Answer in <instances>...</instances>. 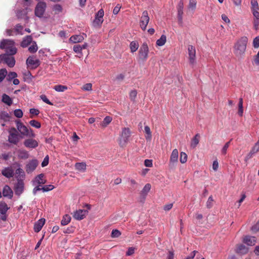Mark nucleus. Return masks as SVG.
<instances>
[{"mask_svg":"<svg viewBox=\"0 0 259 259\" xmlns=\"http://www.w3.org/2000/svg\"><path fill=\"white\" fill-rule=\"evenodd\" d=\"M144 165L146 167H152L153 165L152 160L151 159H146L144 161Z\"/></svg>","mask_w":259,"mask_h":259,"instance_id":"61","label":"nucleus"},{"mask_svg":"<svg viewBox=\"0 0 259 259\" xmlns=\"http://www.w3.org/2000/svg\"><path fill=\"white\" fill-rule=\"evenodd\" d=\"M17 155L19 158L23 159H26L29 157L28 152L25 150H20L17 151Z\"/></svg>","mask_w":259,"mask_h":259,"instance_id":"29","label":"nucleus"},{"mask_svg":"<svg viewBox=\"0 0 259 259\" xmlns=\"http://www.w3.org/2000/svg\"><path fill=\"white\" fill-rule=\"evenodd\" d=\"M179 152L177 149L172 150L169 159V166L170 168L174 167L178 162Z\"/></svg>","mask_w":259,"mask_h":259,"instance_id":"12","label":"nucleus"},{"mask_svg":"<svg viewBox=\"0 0 259 259\" xmlns=\"http://www.w3.org/2000/svg\"><path fill=\"white\" fill-rule=\"evenodd\" d=\"M9 136L8 140L11 143L16 144V130L15 128H12L9 131Z\"/></svg>","mask_w":259,"mask_h":259,"instance_id":"17","label":"nucleus"},{"mask_svg":"<svg viewBox=\"0 0 259 259\" xmlns=\"http://www.w3.org/2000/svg\"><path fill=\"white\" fill-rule=\"evenodd\" d=\"M47 5L45 2H40L38 3L35 9V15L36 16L41 18L44 15L46 11Z\"/></svg>","mask_w":259,"mask_h":259,"instance_id":"9","label":"nucleus"},{"mask_svg":"<svg viewBox=\"0 0 259 259\" xmlns=\"http://www.w3.org/2000/svg\"><path fill=\"white\" fill-rule=\"evenodd\" d=\"M73 51L76 53H81L82 50L81 46L79 45H76L73 47Z\"/></svg>","mask_w":259,"mask_h":259,"instance_id":"57","label":"nucleus"},{"mask_svg":"<svg viewBox=\"0 0 259 259\" xmlns=\"http://www.w3.org/2000/svg\"><path fill=\"white\" fill-rule=\"evenodd\" d=\"M53 9L56 13H59L62 11V7L59 4L55 5Z\"/></svg>","mask_w":259,"mask_h":259,"instance_id":"51","label":"nucleus"},{"mask_svg":"<svg viewBox=\"0 0 259 259\" xmlns=\"http://www.w3.org/2000/svg\"><path fill=\"white\" fill-rule=\"evenodd\" d=\"M131 131L128 127L122 128V131L120 134V137L118 140V144L121 147H125L127 144L130 137H131Z\"/></svg>","mask_w":259,"mask_h":259,"instance_id":"5","label":"nucleus"},{"mask_svg":"<svg viewBox=\"0 0 259 259\" xmlns=\"http://www.w3.org/2000/svg\"><path fill=\"white\" fill-rule=\"evenodd\" d=\"M81 89L85 91H90L92 90V84L91 83H88L84 84Z\"/></svg>","mask_w":259,"mask_h":259,"instance_id":"50","label":"nucleus"},{"mask_svg":"<svg viewBox=\"0 0 259 259\" xmlns=\"http://www.w3.org/2000/svg\"><path fill=\"white\" fill-rule=\"evenodd\" d=\"M196 7V0H190L189 4V9L192 10H195Z\"/></svg>","mask_w":259,"mask_h":259,"instance_id":"53","label":"nucleus"},{"mask_svg":"<svg viewBox=\"0 0 259 259\" xmlns=\"http://www.w3.org/2000/svg\"><path fill=\"white\" fill-rule=\"evenodd\" d=\"M253 46L254 48L259 47V36L255 37L253 40Z\"/></svg>","mask_w":259,"mask_h":259,"instance_id":"56","label":"nucleus"},{"mask_svg":"<svg viewBox=\"0 0 259 259\" xmlns=\"http://www.w3.org/2000/svg\"><path fill=\"white\" fill-rule=\"evenodd\" d=\"M104 12L103 9L99 10L98 13L96 14L95 20L93 22V25L95 27H101L103 22V16Z\"/></svg>","mask_w":259,"mask_h":259,"instance_id":"8","label":"nucleus"},{"mask_svg":"<svg viewBox=\"0 0 259 259\" xmlns=\"http://www.w3.org/2000/svg\"><path fill=\"white\" fill-rule=\"evenodd\" d=\"M67 89H68V88L67 86L61 85V84H58V85H55L53 87V89L58 92H63L67 90Z\"/></svg>","mask_w":259,"mask_h":259,"instance_id":"34","label":"nucleus"},{"mask_svg":"<svg viewBox=\"0 0 259 259\" xmlns=\"http://www.w3.org/2000/svg\"><path fill=\"white\" fill-rule=\"evenodd\" d=\"M112 118L110 116H106L103 122L101 123V125L102 126V127H106L112 121Z\"/></svg>","mask_w":259,"mask_h":259,"instance_id":"39","label":"nucleus"},{"mask_svg":"<svg viewBox=\"0 0 259 259\" xmlns=\"http://www.w3.org/2000/svg\"><path fill=\"white\" fill-rule=\"evenodd\" d=\"M8 209L9 207L6 203L3 202H0V213L7 212Z\"/></svg>","mask_w":259,"mask_h":259,"instance_id":"42","label":"nucleus"},{"mask_svg":"<svg viewBox=\"0 0 259 259\" xmlns=\"http://www.w3.org/2000/svg\"><path fill=\"white\" fill-rule=\"evenodd\" d=\"M251 230L253 233L259 232V221L251 227Z\"/></svg>","mask_w":259,"mask_h":259,"instance_id":"55","label":"nucleus"},{"mask_svg":"<svg viewBox=\"0 0 259 259\" xmlns=\"http://www.w3.org/2000/svg\"><path fill=\"white\" fill-rule=\"evenodd\" d=\"M54 188V186L52 185H46L41 187L43 192H48L53 190Z\"/></svg>","mask_w":259,"mask_h":259,"instance_id":"52","label":"nucleus"},{"mask_svg":"<svg viewBox=\"0 0 259 259\" xmlns=\"http://www.w3.org/2000/svg\"><path fill=\"white\" fill-rule=\"evenodd\" d=\"M2 101L9 106L11 105L12 103V99L5 94H3L2 96Z\"/></svg>","mask_w":259,"mask_h":259,"instance_id":"33","label":"nucleus"},{"mask_svg":"<svg viewBox=\"0 0 259 259\" xmlns=\"http://www.w3.org/2000/svg\"><path fill=\"white\" fill-rule=\"evenodd\" d=\"M13 55L8 54L0 55V63H6L10 67H13L15 64V60Z\"/></svg>","mask_w":259,"mask_h":259,"instance_id":"6","label":"nucleus"},{"mask_svg":"<svg viewBox=\"0 0 259 259\" xmlns=\"http://www.w3.org/2000/svg\"><path fill=\"white\" fill-rule=\"evenodd\" d=\"M31 126L36 128H39L41 127V124L39 122L35 120H31L29 121Z\"/></svg>","mask_w":259,"mask_h":259,"instance_id":"43","label":"nucleus"},{"mask_svg":"<svg viewBox=\"0 0 259 259\" xmlns=\"http://www.w3.org/2000/svg\"><path fill=\"white\" fill-rule=\"evenodd\" d=\"M248 250V248L243 244L238 245L236 249V252L240 254H245Z\"/></svg>","mask_w":259,"mask_h":259,"instance_id":"25","label":"nucleus"},{"mask_svg":"<svg viewBox=\"0 0 259 259\" xmlns=\"http://www.w3.org/2000/svg\"><path fill=\"white\" fill-rule=\"evenodd\" d=\"M0 48L6 50L5 54L14 55L16 53L15 42L10 39H3L0 43Z\"/></svg>","mask_w":259,"mask_h":259,"instance_id":"3","label":"nucleus"},{"mask_svg":"<svg viewBox=\"0 0 259 259\" xmlns=\"http://www.w3.org/2000/svg\"><path fill=\"white\" fill-rule=\"evenodd\" d=\"M248 42V38L246 36H242L238 39L234 46V53L237 57H242L244 54L246 46Z\"/></svg>","mask_w":259,"mask_h":259,"instance_id":"2","label":"nucleus"},{"mask_svg":"<svg viewBox=\"0 0 259 259\" xmlns=\"http://www.w3.org/2000/svg\"><path fill=\"white\" fill-rule=\"evenodd\" d=\"M16 73L15 72H10L7 76V79L8 81H11L13 80V82L14 84L16 85Z\"/></svg>","mask_w":259,"mask_h":259,"instance_id":"31","label":"nucleus"},{"mask_svg":"<svg viewBox=\"0 0 259 259\" xmlns=\"http://www.w3.org/2000/svg\"><path fill=\"white\" fill-rule=\"evenodd\" d=\"M38 50V47L35 41H32L31 46L28 48V51L31 53H35Z\"/></svg>","mask_w":259,"mask_h":259,"instance_id":"40","label":"nucleus"},{"mask_svg":"<svg viewBox=\"0 0 259 259\" xmlns=\"http://www.w3.org/2000/svg\"><path fill=\"white\" fill-rule=\"evenodd\" d=\"M71 221V217L68 214H65L64 215L61 222V224L63 226L67 225Z\"/></svg>","mask_w":259,"mask_h":259,"instance_id":"38","label":"nucleus"},{"mask_svg":"<svg viewBox=\"0 0 259 259\" xmlns=\"http://www.w3.org/2000/svg\"><path fill=\"white\" fill-rule=\"evenodd\" d=\"M38 162L36 159H32L29 161L26 165V170L27 173L32 172L35 169L38 165Z\"/></svg>","mask_w":259,"mask_h":259,"instance_id":"15","label":"nucleus"},{"mask_svg":"<svg viewBox=\"0 0 259 259\" xmlns=\"http://www.w3.org/2000/svg\"><path fill=\"white\" fill-rule=\"evenodd\" d=\"M121 235V232L117 229H114L112 231L111 236L112 238H117Z\"/></svg>","mask_w":259,"mask_h":259,"instance_id":"48","label":"nucleus"},{"mask_svg":"<svg viewBox=\"0 0 259 259\" xmlns=\"http://www.w3.org/2000/svg\"><path fill=\"white\" fill-rule=\"evenodd\" d=\"M23 79L25 81L30 83L33 78V76L29 71H25L23 72Z\"/></svg>","mask_w":259,"mask_h":259,"instance_id":"27","label":"nucleus"},{"mask_svg":"<svg viewBox=\"0 0 259 259\" xmlns=\"http://www.w3.org/2000/svg\"><path fill=\"white\" fill-rule=\"evenodd\" d=\"M35 135L31 128L27 127L21 122L17 121V141L26 138H34Z\"/></svg>","mask_w":259,"mask_h":259,"instance_id":"1","label":"nucleus"},{"mask_svg":"<svg viewBox=\"0 0 259 259\" xmlns=\"http://www.w3.org/2000/svg\"><path fill=\"white\" fill-rule=\"evenodd\" d=\"M166 41V37L165 35H162L160 38L157 40L156 41V45L158 46H163Z\"/></svg>","mask_w":259,"mask_h":259,"instance_id":"37","label":"nucleus"},{"mask_svg":"<svg viewBox=\"0 0 259 259\" xmlns=\"http://www.w3.org/2000/svg\"><path fill=\"white\" fill-rule=\"evenodd\" d=\"M32 38L31 35H27L25 37L21 42V46L23 48H25L29 45L32 41Z\"/></svg>","mask_w":259,"mask_h":259,"instance_id":"24","label":"nucleus"},{"mask_svg":"<svg viewBox=\"0 0 259 259\" xmlns=\"http://www.w3.org/2000/svg\"><path fill=\"white\" fill-rule=\"evenodd\" d=\"M151 188V186L150 184H146L141 192V195L145 197L150 191Z\"/></svg>","mask_w":259,"mask_h":259,"instance_id":"28","label":"nucleus"},{"mask_svg":"<svg viewBox=\"0 0 259 259\" xmlns=\"http://www.w3.org/2000/svg\"><path fill=\"white\" fill-rule=\"evenodd\" d=\"M24 142V145L28 148L33 149L37 147L38 145V143L36 140H34L31 138H27Z\"/></svg>","mask_w":259,"mask_h":259,"instance_id":"14","label":"nucleus"},{"mask_svg":"<svg viewBox=\"0 0 259 259\" xmlns=\"http://www.w3.org/2000/svg\"><path fill=\"white\" fill-rule=\"evenodd\" d=\"M149 20L150 18L148 16V12L147 11H144L142 13V15L140 20V25L143 30H146Z\"/></svg>","mask_w":259,"mask_h":259,"instance_id":"10","label":"nucleus"},{"mask_svg":"<svg viewBox=\"0 0 259 259\" xmlns=\"http://www.w3.org/2000/svg\"><path fill=\"white\" fill-rule=\"evenodd\" d=\"M200 135L199 134H197L192 139L191 142V147L193 148H195L199 142Z\"/></svg>","mask_w":259,"mask_h":259,"instance_id":"30","label":"nucleus"},{"mask_svg":"<svg viewBox=\"0 0 259 259\" xmlns=\"http://www.w3.org/2000/svg\"><path fill=\"white\" fill-rule=\"evenodd\" d=\"M0 118L6 121L10 120V117L9 113L5 111H2L0 112Z\"/></svg>","mask_w":259,"mask_h":259,"instance_id":"41","label":"nucleus"},{"mask_svg":"<svg viewBox=\"0 0 259 259\" xmlns=\"http://www.w3.org/2000/svg\"><path fill=\"white\" fill-rule=\"evenodd\" d=\"M75 167L80 171H84L87 168V164L84 162L76 163Z\"/></svg>","mask_w":259,"mask_h":259,"instance_id":"32","label":"nucleus"},{"mask_svg":"<svg viewBox=\"0 0 259 259\" xmlns=\"http://www.w3.org/2000/svg\"><path fill=\"white\" fill-rule=\"evenodd\" d=\"M88 213V211L85 209H78L74 212L73 217L76 220H83Z\"/></svg>","mask_w":259,"mask_h":259,"instance_id":"13","label":"nucleus"},{"mask_svg":"<svg viewBox=\"0 0 259 259\" xmlns=\"http://www.w3.org/2000/svg\"><path fill=\"white\" fill-rule=\"evenodd\" d=\"M49 160V158L48 155H47L44 158L42 162H41L42 167L46 166L48 164Z\"/></svg>","mask_w":259,"mask_h":259,"instance_id":"59","label":"nucleus"},{"mask_svg":"<svg viewBox=\"0 0 259 259\" xmlns=\"http://www.w3.org/2000/svg\"><path fill=\"white\" fill-rule=\"evenodd\" d=\"M243 242L249 246H252L256 242V238L253 236H246L244 238Z\"/></svg>","mask_w":259,"mask_h":259,"instance_id":"20","label":"nucleus"},{"mask_svg":"<svg viewBox=\"0 0 259 259\" xmlns=\"http://www.w3.org/2000/svg\"><path fill=\"white\" fill-rule=\"evenodd\" d=\"M3 175L8 178L12 177L14 176V170L11 166L5 168L2 170Z\"/></svg>","mask_w":259,"mask_h":259,"instance_id":"19","label":"nucleus"},{"mask_svg":"<svg viewBox=\"0 0 259 259\" xmlns=\"http://www.w3.org/2000/svg\"><path fill=\"white\" fill-rule=\"evenodd\" d=\"M40 98L46 103L52 105L53 103L50 101V100L47 98V96L45 95H41L40 96Z\"/></svg>","mask_w":259,"mask_h":259,"instance_id":"54","label":"nucleus"},{"mask_svg":"<svg viewBox=\"0 0 259 259\" xmlns=\"http://www.w3.org/2000/svg\"><path fill=\"white\" fill-rule=\"evenodd\" d=\"M137 92L136 90L132 91L130 93V98L131 100L134 101L137 97Z\"/></svg>","mask_w":259,"mask_h":259,"instance_id":"58","label":"nucleus"},{"mask_svg":"<svg viewBox=\"0 0 259 259\" xmlns=\"http://www.w3.org/2000/svg\"><path fill=\"white\" fill-rule=\"evenodd\" d=\"M26 64L28 66L35 68L39 65V61L38 59H35L34 57L30 56L26 60Z\"/></svg>","mask_w":259,"mask_h":259,"instance_id":"16","label":"nucleus"},{"mask_svg":"<svg viewBox=\"0 0 259 259\" xmlns=\"http://www.w3.org/2000/svg\"><path fill=\"white\" fill-rule=\"evenodd\" d=\"M213 199L212 198V196H210L208 197V199L206 202V205L207 208H211L213 206Z\"/></svg>","mask_w":259,"mask_h":259,"instance_id":"47","label":"nucleus"},{"mask_svg":"<svg viewBox=\"0 0 259 259\" xmlns=\"http://www.w3.org/2000/svg\"><path fill=\"white\" fill-rule=\"evenodd\" d=\"M187 160V155L186 153L181 152L180 153V161L182 163H185Z\"/></svg>","mask_w":259,"mask_h":259,"instance_id":"44","label":"nucleus"},{"mask_svg":"<svg viewBox=\"0 0 259 259\" xmlns=\"http://www.w3.org/2000/svg\"><path fill=\"white\" fill-rule=\"evenodd\" d=\"M144 130L146 134V135L145 136V139L147 141H151L152 139V134L150 127L148 125H146L145 126Z\"/></svg>","mask_w":259,"mask_h":259,"instance_id":"36","label":"nucleus"},{"mask_svg":"<svg viewBox=\"0 0 259 259\" xmlns=\"http://www.w3.org/2000/svg\"><path fill=\"white\" fill-rule=\"evenodd\" d=\"M251 11L259 10L258 3L256 0H251Z\"/></svg>","mask_w":259,"mask_h":259,"instance_id":"45","label":"nucleus"},{"mask_svg":"<svg viewBox=\"0 0 259 259\" xmlns=\"http://www.w3.org/2000/svg\"><path fill=\"white\" fill-rule=\"evenodd\" d=\"M45 223V219H40L37 221L34 225V230L35 232H39Z\"/></svg>","mask_w":259,"mask_h":259,"instance_id":"18","label":"nucleus"},{"mask_svg":"<svg viewBox=\"0 0 259 259\" xmlns=\"http://www.w3.org/2000/svg\"><path fill=\"white\" fill-rule=\"evenodd\" d=\"M189 63L191 65H194L196 63V50L194 47L189 45L188 47Z\"/></svg>","mask_w":259,"mask_h":259,"instance_id":"11","label":"nucleus"},{"mask_svg":"<svg viewBox=\"0 0 259 259\" xmlns=\"http://www.w3.org/2000/svg\"><path fill=\"white\" fill-rule=\"evenodd\" d=\"M139 44L136 41H133L130 43V48L132 53L135 52L139 48Z\"/></svg>","mask_w":259,"mask_h":259,"instance_id":"35","label":"nucleus"},{"mask_svg":"<svg viewBox=\"0 0 259 259\" xmlns=\"http://www.w3.org/2000/svg\"><path fill=\"white\" fill-rule=\"evenodd\" d=\"M135 252V248L134 247H130L128 249V250L127 251L126 253V255L127 256H130L134 253Z\"/></svg>","mask_w":259,"mask_h":259,"instance_id":"63","label":"nucleus"},{"mask_svg":"<svg viewBox=\"0 0 259 259\" xmlns=\"http://www.w3.org/2000/svg\"><path fill=\"white\" fill-rule=\"evenodd\" d=\"M25 179V175L24 170L20 168H17V195H20L24 190V180Z\"/></svg>","mask_w":259,"mask_h":259,"instance_id":"4","label":"nucleus"},{"mask_svg":"<svg viewBox=\"0 0 259 259\" xmlns=\"http://www.w3.org/2000/svg\"><path fill=\"white\" fill-rule=\"evenodd\" d=\"M29 112L31 115H38L39 114V111L35 108H31L29 110Z\"/></svg>","mask_w":259,"mask_h":259,"instance_id":"60","label":"nucleus"},{"mask_svg":"<svg viewBox=\"0 0 259 259\" xmlns=\"http://www.w3.org/2000/svg\"><path fill=\"white\" fill-rule=\"evenodd\" d=\"M172 206H173V204L172 203L167 204H166V205H165L164 206L163 209L165 211H168V210H169L170 209H171V208L172 207Z\"/></svg>","mask_w":259,"mask_h":259,"instance_id":"64","label":"nucleus"},{"mask_svg":"<svg viewBox=\"0 0 259 259\" xmlns=\"http://www.w3.org/2000/svg\"><path fill=\"white\" fill-rule=\"evenodd\" d=\"M3 194L4 196L11 198L13 196V191L7 185L3 188Z\"/></svg>","mask_w":259,"mask_h":259,"instance_id":"23","label":"nucleus"},{"mask_svg":"<svg viewBox=\"0 0 259 259\" xmlns=\"http://www.w3.org/2000/svg\"><path fill=\"white\" fill-rule=\"evenodd\" d=\"M183 2L180 1L178 6V17L179 20L182 21L183 19Z\"/></svg>","mask_w":259,"mask_h":259,"instance_id":"22","label":"nucleus"},{"mask_svg":"<svg viewBox=\"0 0 259 259\" xmlns=\"http://www.w3.org/2000/svg\"><path fill=\"white\" fill-rule=\"evenodd\" d=\"M84 37L82 35L78 34L71 36L69 38V41L75 44L80 42L83 41Z\"/></svg>","mask_w":259,"mask_h":259,"instance_id":"21","label":"nucleus"},{"mask_svg":"<svg viewBox=\"0 0 259 259\" xmlns=\"http://www.w3.org/2000/svg\"><path fill=\"white\" fill-rule=\"evenodd\" d=\"M7 74L6 69H0V82H2Z\"/></svg>","mask_w":259,"mask_h":259,"instance_id":"46","label":"nucleus"},{"mask_svg":"<svg viewBox=\"0 0 259 259\" xmlns=\"http://www.w3.org/2000/svg\"><path fill=\"white\" fill-rule=\"evenodd\" d=\"M44 175L42 174H39L38 176H37L35 178V180L34 181V185L35 184H37L39 185L40 184H44L46 183V180L44 179Z\"/></svg>","mask_w":259,"mask_h":259,"instance_id":"26","label":"nucleus"},{"mask_svg":"<svg viewBox=\"0 0 259 259\" xmlns=\"http://www.w3.org/2000/svg\"><path fill=\"white\" fill-rule=\"evenodd\" d=\"M148 46L146 42H144L139 51V59L142 61H146L148 58Z\"/></svg>","mask_w":259,"mask_h":259,"instance_id":"7","label":"nucleus"},{"mask_svg":"<svg viewBox=\"0 0 259 259\" xmlns=\"http://www.w3.org/2000/svg\"><path fill=\"white\" fill-rule=\"evenodd\" d=\"M230 141L227 142L221 150V153L223 155H225L227 153V150L230 146Z\"/></svg>","mask_w":259,"mask_h":259,"instance_id":"49","label":"nucleus"},{"mask_svg":"<svg viewBox=\"0 0 259 259\" xmlns=\"http://www.w3.org/2000/svg\"><path fill=\"white\" fill-rule=\"evenodd\" d=\"M259 10H252V13L254 17V19H258L259 20Z\"/></svg>","mask_w":259,"mask_h":259,"instance_id":"62","label":"nucleus"}]
</instances>
